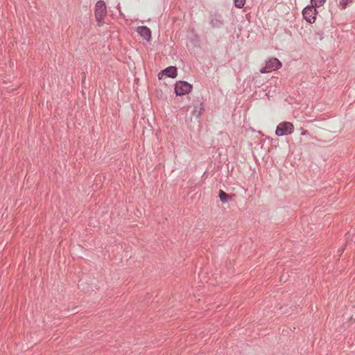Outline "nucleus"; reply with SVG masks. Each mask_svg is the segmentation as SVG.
I'll return each instance as SVG.
<instances>
[{
    "label": "nucleus",
    "instance_id": "obj_1",
    "mask_svg": "<svg viewBox=\"0 0 355 355\" xmlns=\"http://www.w3.org/2000/svg\"><path fill=\"white\" fill-rule=\"evenodd\" d=\"M294 131V125L292 123L284 121L278 124L275 131L276 135L282 137L286 135H291Z\"/></svg>",
    "mask_w": 355,
    "mask_h": 355
},
{
    "label": "nucleus",
    "instance_id": "obj_2",
    "mask_svg": "<svg viewBox=\"0 0 355 355\" xmlns=\"http://www.w3.org/2000/svg\"><path fill=\"white\" fill-rule=\"evenodd\" d=\"M107 14L105 3L103 1H98L96 4L95 17L99 25L103 24V19Z\"/></svg>",
    "mask_w": 355,
    "mask_h": 355
},
{
    "label": "nucleus",
    "instance_id": "obj_3",
    "mask_svg": "<svg viewBox=\"0 0 355 355\" xmlns=\"http://www.w3.org/2000/svg\"><path fill=\"white\" fill-rule=\"evenodd\" d=\"M282 65V62L278 59L271 58L266 62L265 67L260 70V72L262 73H269L281 68Z\"/></svg>",
    "mask_w": 355,
    "mask_h": 355
},
{
    "label": "nucleus",
    "instance_id": "obj_4",
    "mask_svg": "<svg viewBox=\"0 0 355 355\" xmlns=\"http://www.w3.org/2000/svg\"><path fill=\"white\" fill-rule=\"evenodd\" d=\"M191 89L192 85L186 81H178L175 87V93L178 96L189 94Z\"/></svg>",
    "mask_w": 355,
    "mask_h": 355
},
{
    "label": "nucleus",
    "instance_id": "obj_5",
    "mask_svg": "<svg viewBox=\"0 0 355 355\" xmlns=\"http://www.w3.org/2000/svg\"><path fill=\"white\" fill-rule=\"evenodd\" d=\"M302 15L306 21L311 24L314 23L317 15L316 8L313 6H308L304 8Z\"/></svg>",
    "mask_w": 355,
    "mask_h": 355
},
{
    "label": "nucleus",
    "instance_id": "obj_6",
    "mask_svg": "<svg viewBox=\"0 0 355 355\" xmlns=\"http://www.w3.org/2000/svg\"><path fill=\"white\" fill-rule=\"evenodd\" d=\"M138 34L144 39L149 41L151 38L150 30L146 26H139L137 28Z\"/></svg>",
    "mask_w": 355,
    "mask_h": 355
},
{
    "label": "nucleus",
    "instance_id": "obj_7",
    "mask_svg": "<svg viewBox=\"0 0 355 355\" xmlns=\"http://www.w3.org/2000/svg\"><path fill=\"white\" fill-rule=\"evenodd\" d=\"M163 75H166L170 78H175L177 76V68L175 67H168L159 74V78L161 79Z\"/></svg>",
    "mask_w": 355,
    "mask_h": 355
},
{
    "label": "nucleus",
    "instance_id": "obj_8",
    "mask_svg": "<svg viewBox=\"0 0 355 355\" xmlns=\"http://www.w3.org/2000/svg\"><path fill=\"white\" fill-rule=\"evenodd\" d=\"M219 198L222 202L225 203L230 198V196L223 190H220Z\"/></svg>",
    "mask_w": 355,
    "mask_h": 355
},
{
    "label": "nucleus",
    "instance_id": "obj_9",
    "mask_svg": "<svg viewBox=\"0 0 355 355\" xmlns=\"http://www.w3.org/2000/svg\"><path fill=\"white\" fill-rule=\"evenodd\" d=\"M326 0H311V6L314 8L320 7L324 5Z\"/></svg>",
    "mask_w": 355,
    "mask_h": 355
},
{
    "label": "nucleus",
    "instance_id": "obj_10",
    "mask_svg": "<svg viewBox=\"0 0 355 355\" xmlns=\"http://www.w3.org/2000/svg\"><path fill=\"white\" fill-rule=\"evenodd\" d=\"M234 2L236 7L242 8L245 3V0H234Z\"/></svg>",
    "mask_w": 355,
    "mask_h": 355
},
{
    "label": "nucleus",
    "instance_id": "obj_11",
    "mask_svg": "<svg viewBox=\"0 0 355 355\" xmlns=\"http://www.w3.org/2000/svg\"><path fill=\"white\" fill-rule=\"evenodd\" d=\"M306 131H304V132L302 133V135H306Z\"/></svg>",
    "mask_w": 355,
    "mask_h": 355
}]
</instances>
